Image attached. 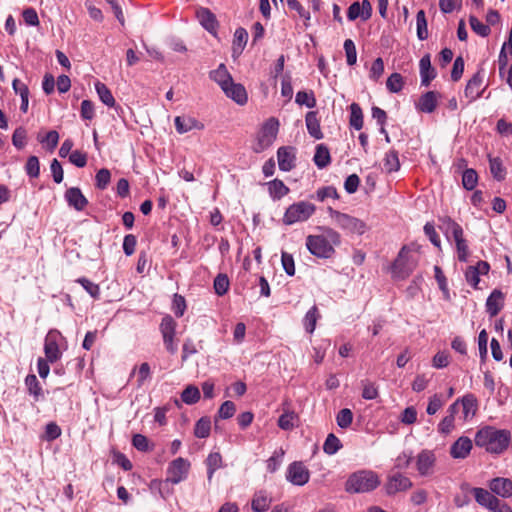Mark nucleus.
<instances>
[{"label": "nucleus", "mask_w": 512, "mask_h": 512, "mask_svg": "<svg viewBox=\"0 0 512 512\" xmlns=\"http://www.w3.org/2000/svg\"><path fill=\"white\" fill-rule=\"evenodd\" d=\"M510 439L511 434L508 430L485 426L477 431L475 444L487 452L500 454L507 449Z\"/></svg>", "instance_id": "nucleus-1"}, {"label": "nucleus", "mask_w": 512, "mask_h": 512, "mask_svg": "<svg viewBox=\"0 0 512 512\" xmlns=\"http://www.w3.org/2000/svg\"><path fill=\"white\" fill-rule=\"evenodd\" d=\"M321 235H309L306 238V247L309 252L318 258H330L335 253L334 246L341 243L340 234L332 228H323Z\"/></svg>", "instance_id": "nucleus-2"}, {"label": "nucleus", "mask_w": 512, "mask_h": 512, "mask_svg": "<svg viewBox=\"0 0 512 512\" xmlns=\"http://www.w3.org/2000/svg\"><path fill=\"white\" fill-rule=\"evenodd\" d=\"M379 484V476L374 471L360 470L349 476L345 489L350 493H366L376 489Z\"/></svg>", "instance_id": "nucleus-3"}, {"label": "nucleus", "mask_w": 512, "mask_h": 512, "mask_svg": "<svg viewBox=\"0 0 512 512\" xmlns=\"http://www.w3.org/2000/svg\"><path fill=\"white\" fill-rule=\"evenodd\" d=\"M418 263L412 248L410 246H403L398 253L397 258L391 266V272L395 278L405 279L416 268Z\"/></svg>", "instance_id": "nucleus-4"}, {"label": "nucleus", "mask_w": 512, "mask_h": 512, "mask_svg": "<svg viewBox=\"0 0 512 512\" xmlns=\"http://www.w3.org/2000/svg\"><path fill=\"white\" fill-rule=\"evenodd\" d=\"M328 214L332 223L347 233L362 235L367 230V226L362 220L349 214L342 213L331 207L328 208Z\"/></svg>", "instance_id": "nucleus-5"}, {"label": "nucleus", "mask_w": 512, "mask_h": 512, "mask_svg": "<svg viewBox=\"0 0 512 512\" xmlns=\"http://www.w3.org/2000/svg\"><path fill=\"white\" fill-rule=\"evenodd\" d=\"M316 211V206L307 201H299L290 205L282 218L285 225H293L307 221Z\"/></svg>", "instance_id": "nucleus-6"}, {"label": "nucleus", "mask_w": 512, "mask_h": 512, "mask_svg": "<svg viewBox=\"0 0 512 512\" xmlns=\"http://www.w3.org/2000/svg\"><path fill=\"white\" fill-rule=\"evenodd\" d=\"M278 128L279 122L277 119H268L257 134L256 142L253 145V151L261 153L270 147L277 137Z\"/></svg>", "instance_id": "nucleus-7"}, {"label": "nucleus", "mask_w": 512, "mask_h": 512, "mask_svg": "<svg viewBox=\"0 0 512 512\" xmlns=\"http://www.w3.org/2000/svg\"><path fill=\"white\" fill-rule=\"evenodd\" d=\"M191 463L189 460L178 457L171 461L166 471V481L171 484H179L180 482L187 479Z\"/></svg>", "instance_id": "nucleus-8"}, {"label": "nucleus", "mask_w": 512, "mask_h": 512, "mask_svg": "<svg viewBox=\"0 0 512 512\" xmlns=\"http://www.w3.org/2000/svg\"><path fill=\"white\" fill-rule=\"evenodd\" d=\"M413 486L412 481L405 475L397 472L387 477L384 489L388 495L409 490Z\"/></svg>", "instance_id": "nucleus-9"}, {"label": "nucleus", "mask_w": 512, "mask_h": 512, "mask_svg": "<svg viewBox=\"0 0 512 512\" xmlns=\"http://www.w3.org/2000/svg\"><path fill=\"white\" fill-rule=\"evenodd\" d=\"M309 478V470L302 462H293L288 466L286 479L293 485L303 486L309 481Z\"/></svg>", "instance_id": "nucleus-10"}, {"label": "nucleus", "mask_w": 512, "mask_h": 512, "mask_svg": "<svg viewBox=\"0 0 512 512\" xmlns=\"http://www.w3.org/2000/svg\"><path fill=\"white\" fill-rule=\"evenodd\" d=\"M436 455L431 450H422L416 457V469L420 476H430L434 473Z\"/></svg>", "instance_id": "nucleus-11"}, {"label": "nucleus", "mask_w": 512, "mask_h": 512, "mask_svg": "<svg viewBox=\"0 0 512 512\" xmlns=\"http://www.w3.org/2000/svg\"><path fill=\"white\" fill-rule=\"evenodd\" d=\"M60 333L56 330H51L45 337L44 342V353L47 360L50 363H54L59 360L62 356V353L59 348L58 340L60 338Z\"/></svg>", "instance_id": "nucleus-12"}, {"label": "nucleus", "mask_w": 512, "mask_h": 512, "mask_svg": "<svg viewBox=\"0 0 512 512\" xmlns=\"http://www.w3.org/2000/svg\"><path fill=\"white\" fill-rule=\"evenodd\" d=\"M455 402H458V406L462 407V416L460 417L464 422L471 420L477 413L478 401L475 395L469 393L464 395L462 398H458Z\"/></svg>", "instance_id": "nucleus-13"}, {"label": "nucleus", "mask_w": 512, "mask_h": 512, "mask_svg": "<svg viewBox=\"0 0 512 512\" xmlns=\"http://www.w3.org/2000/svg\"><path fill=\"white\" fill-rule=\"evenodd\" d=\"M277 160L280 170L291 171L295 167V149L286 146L280 147L277 151Z\"/></svg>", "instance_id": "nucleus-14"}, {"label": "nucleus", "mask_w": 512, "mask_h": 512, "mask_svg": "<svg viewBox=\"0 0 512 512\" xmlns=\"http://www.w3.org/2000/svg\"><path fill=\"white\" fill-rule=\"evenodd\" d=\"M196 17L204 29H206L211 34L216 35L218 21L216 16L208 8H198L196 11Z\"/></svg>", "instance_id": "nucleus-15"}, {"label": "nucleus", "mask_w": 512, "mask_h": 512, "mask_svg": "<svg viewBox=\"0 0 512 512\" xmlns=\"http://www.w3.org/2000/svg\"><path fill=\"white\" fill-rule=\"evenodd\" d=\"M176 131L185 134L192 130H203L204 124L191 116H176L174 119Z\"/></svg>", "instance_id": "nucleus-16"}, {"label": "nucleus", "mask_w": 512, "mask_h": 512, "mask_svg": "<svg viewBox=\"0 0 512 512\" xmlns=\"http://www.w3.org/2000/svg\"><path fill=\"white\" fill-rule=\"evenodd\" d=\"M483 78H484L483 73L481 71H478L468 81V83L465 87V90H464V94L467 98L470 99V101H474L482 95V93L484 91V89L481 88L482 83H483Z\"/></svg>", "instance_id": "nucleus-17"}, {"label": "nucleus", "mask_w": 512, "mask_h": 512, "mask_svg": "<svg viewBox=\"0 0 512 512\" xmlns=\"http://www.w3.org/2000/svg\"><path fill=\"white\" fill-rule=\"evenodd\" d=\"M65 199L69 206L77 211H83L88 205L87 198L82 194L81 190L77 187H71L65 192Z\"/></svg>", "instance_id": "nucleus-18"}, {"label": "nucleus", "mask_w": 512, "mask_h": 512, "mask_svg": "<svg viewBox=\"0 0 512 512\" xmlns=\"http://www.w3.org/2000/svg\"><path fill=\"white\" fill-rule=\"evenodd\" d=\"M439 98L438 92L428 91L419 98L416 108L423 113H432L438 105Z\"/></svg>", "instance_id": "nucleus-19"}, {"label": "nucleus", "mask_w": 512, "mask_h": 512, "mask_svg": "<svg viewBox=\"0 0 512 512\" xmlns=\"http://www.w3.org/2000/svg\"><path fill=\"white\" fill-rule=\"evenodd\" d=\"M223 92L228 98L232 99L239 105L246 104L248 100L245 87L240 83H235L234 81L227 85V87H223Z\"/></svg>", "instance_id": "nucleus-20"}, {"label": "nucleus", "mask_w": 512, "mask_h": 512, "mask_svg": "<svg viewBox=\"0 0 512 512\" xmlns=\"http://www.w3.org/2000/svg\"><path fill=\"white\" fill-rule=\"evenodd\" d=\"M472 493L476 502L485 507L486 509L492 511L497 507L498 498L495 497L491 492L483 488H473Z\"/></svg>", "instance_id": "nucleus-21"}, {"label": "nucleus", "mask_w": 512, "mask_h": 512, "mask_svg": "<svg viewBox=\"0 0 512 512\" xmlns=\"http://www.w3.org/2000/svg\"><path fill=\"white\" fill-rule=\"evenodd\" d=\"M458 413V402L452 403L447 409V415L438 424V432L447 435L450 434L455 425V416Z\"/></svg>", "instance_id": "nucleus-22"}, {"label": "nucleus", "mask_w": 512, "mask_h": 512, "mask_svg": "<svg viewBox=\"0 0 512 512\" xmlns=\"http://www.w3.org/2000/svg\"><path fill=\"white\" fill-rule=\"evenodd\" d=\"M489 487L492 492L503 498L512 496V481L508 478H494L490 481Z\"/></svg>", "instance_id": "nucleus-23"}, {"label": "nucleus", "mask_w": 512, "mask_h": 512, "mask_svg": "<svg viewBox=\"0 0 512 512\" xmlns=\"http://www.w3.org/2000/svg\"><path fill=\"white\" fill-rule=\"evenodd\" d=\"M421 84L428 86L436 77L435 69L431 65L430 55H424L419 61Z\"/></svg>", "instance_id": "nucleus-24"}, {"label": "nucleus", "mask_w": 512, "mask_h": 512, "mask_svg": "<svg viewBox=\"0 0 512 512\" xmlns=\"http://www.w3.org/2000/svg\"><path fill=\"white\" fill-rule=\"evenodd\" d=\"M472 449V441L468 437H460L450 449V454L455 459L466 458Z\"/></svg>", "instance_id": "nucleus-25"}, {"label": "nucleus", "mask_w": 512, "mask_h": 512, "mask_svg": "<svg viewBox=\"0 0 512 512\" xmlns=\"http://www.w3.org/2000/svg\"><path fill=\"white\" fill-rule=\"evenodd\" d=\"M272 503V498L270 495L264 491L260 490L254 493L251 501V508L254 512H265L268 510Z\"/></svg>", "instance_id": "nucleus-26"}, {"label": "nucleus", "mask_w": 512, "mask_h": 512, "mask_svg": "<svg viewBox=\"0 0 512 512\" xmlns=\"http://www.w3.org/2000/svg\"><path fill=\"white\" fill-rule=\"evenodd\" d=\"M504 304V295L499 290H494L486 301L487 312L491 317L496 316Z\"/></svg>", "instance_id": "nucleus-27"}, {"label": "nucleus", "mask_w": 512, "mask_h": 512, "mask_svg": "<svg viewBox=\"0 0 512 512\" xmlns=\"http://www.w3.org/2000/svg\"><path fill=\"white\" fill-rule=\"evenodd\" d=\"M306 127L308 133L315 139L319 140L323 138V133L320 128V122L317 117V113L314 111H310L306 114L305 117Z\"/></svg>", "instance_id": "nucleus-28"}, {"label": "nucleus", "mask_w": 512, "mask_h": 512, "mask_svg": "<svg viewBox=\"0 0 512 512\" xmlns=\"http://www.w3.org/2000/svg\"><path fill=\"white\" fill-rule=\"evenodd\" d=\"M247 41H248L247 31L242 27L237 28L234 33V40H233V46H232V53H233L234 57L239 56L242 53V51L244 50V48L247 44Z\"/></svg>", "instance_id": "nucleus-29"}, {"label": "nucleus", "mask_w": 512, "mask_h": 512, "mask_svg": "<svg viewBox=\"0 0 512 512\" xmlns=\"http://www.w3.org/2000/svg\"><path fill=\"white\" fill-rule=\"evenodd\" d=\"M210 78L214 80L223 90V87L231 84L233 81L230 73L224 64H220L218 68L210 73Z\"/></svg>", "instance_id": "nucleus-30"}, {"label": "nucleus", "mask_w": 512, "mask_h": 512, "mask_svg": "<svg viewBox=\"0 0 512 512\" xmlns=\"http://www.w3.org/2000/svg\"><path fill=\"white\" fill-rule=\"evenodd\" d=\"M299 420L298 415L291 410H285L284 413L278 419V426L282 430H292L297 426V422Z\"/></svg>", "instance_id": "nucleus-31"}, {"label": "nucleus", "mask_w": 512, "mask_h": 512, "mask_svg": "<svg viewBox=\"0 0 512 512\" xmlns=\"http://www.w3.org/2000/svg\"><path fill=\"white\" fill-rule=\"evenodd\" d=\"M490 172L494 179L502 181L506 177V169L503 166V162L499 157L488 156Z\"/></svg>", "instance_id": "nucleus-32"}, {"label": "nucleus", "mask_w": 512, "mask_h": 512, "mask_svg": "<svg viewBox=\"0 0 512 512\" xmlns=\"http://www.w3.org/2000/svg\"><path fill=\"white\" fill-rule=\"evenodd\" d=\"M268 190L273 199H281L289 193V188L279 179L268 182Z\"/></svg>", "instance_id": "nucleus-33"}, {"label": "nucleus", "mask_w": 512, "mask_h": 512, "mask_svg": "<svg viewBox=\"0 0 512 512\" xmlns=\"http://www.w3.org/2000/svg\"><path fill=\"white\" fill-rule=\"evenodd\" d=\"M330 152L328 148L323 145L319 144L316 147V152L314 155V163L319 169H323L330 163Z\"/></svg>", "instance_id": "nucleus-34"}, {"label": "nucleus", "mask_w": 512, "mask_h": 512, "mask_svg": "<svg viewBox=\"0 0 512 512\" xmlns=\"http://www.w3.org/2000/svg\"><path fill=\"white\" fill-rule=\"evenodd\" d=\"M207 476L211 481L216 470L222 467V456L218 452L210 453L206 459Z\"/></svg>", "instance_id": "nucleus-35"}, {"label": "nucleus", "mask_w": 512, "mask_h": 512, "mask_svg": "<svg viewBox=\"0 0 512 512\" xmlns=\"http://www.w3.org/2000/svg\"><path fill=\"white\" fill-rule=\"evenodd\" d=\"M319 317H320L319 311L315 305L307 311V313L303 319V325H304L305 330L308 333L311 334L314 332V330L316 328V323H317V320L319 319Z\"/></svg>", "instance_id": "nucleus-36"}, {"label": "nucleus", "mask_w": 512, "mask_h": 512, "mask_svg": "<svg viewBox=\"0 0 512 512\" xmlns=\"http://www.w3.org/2000/svg\"><path fill=\"white\" fill-rule=\"evenodd\" d=\"M96 92L100 98V100L107 105L108 107H113L115 105V99L109 90V88L101 82H97L95 84Z\"/></svg>", "instance_id": "nucleus-37"}, {"label": "nucleus", "mask_w": 512, "mask_h": 512, "mask_svg": "<svg viewBox=\"0 0 512 512\" xmlns=\"http://www.w3.org/2000/svg\"><path fill=\"white\" fill-rule=\"evenodd\" d=\"M181 399L185 404H195L200 399V391L196 386L188 385L181 393Z\"/></svg>", "instance_id": "nucleus-38"}, {"label": "nucleus", "mask_w": 512, "mask_h": 512, "mask_svg": "<svg viewBox=\"0 0 512 512\" xmlns=\"http://www.w3.org/2000/svg\"><path fill=\"white\" fill-rule=\"evenodd\" d=\"M417 37L419 40L428 38L427 20L424 10H419L416 15Z\"/></svg>", "instance_id": "nucleus-39"}, {"label": "nucleus", "mask_w": 512, "mask_h": 512, "mask_svg": "<svg viewBox=\"0 0 512 512\" xmlns=\"http://www.w3.org/2000/svg\"><path fill=\"white\" fill-rule=\"evenodd\" d=\"M350 125L356 130H360L363 127V113L360 106L357 103H352L350 106Z\"/></svg>", "instance_id": "nucleus-40"}, {"label": "nucleus", "mask_w": 512, "mask_h": 512, "mask_svg": "<svg viewBox=\"0 0 512 512\" xmlns=\"http://www.w3.org/2000/svg\"><path fill=\"white\" fill-rule=\"evenodd\" d=\"M362 386V397L365 400H373L376 399L379 395L378 387L374 382L369 380L361 381Z\"/></svg>", "instance_id": "nucleus-41"}, {"label": "nucleus", "mask_w": 512, "mask_h": 512, "mask_svg": "<svg viewBox=\"0 0 512 512\" xmlns=\"http://www.w3.org/2000/svg\"><path fill=\"white\" fill-rule=\"evenodd\" d=\"M211 430V422L208 418H200L194 428V434L198 438H206L209 436Z\"/></svg>", "instance_id": "nucleus-42"}, {"label": "nucleus", "mask_w": 512, "mask_h": 512, "mask_svg": "<svg viewBox=\"0 0 512 512\" xmlns=\"http://www.w3.org/2000/svg\"><path fill=\"white\" fill-rule=\"evenodd\" d=\"M400 168V162L398 153L396 151H390L385 155L384 158V169L386 172H395Z\"/></svg>", "instance_id": "nucleus-43"}, {"label": "nucleus", "mask_w": 512, "mask_h": 512, "mask_svg": "<svg viewBox=\"0 0 512 512\" xmlns=\"http://www.w3.org/2000/svg\"><path fill=\"white\" fill-rule=\"evenodd\" d=\"M403 84V77L399 73L391 74L386 81V87L391 93L400 92L403 88Z\"/></svg>", "instance_id": "nucleus-44"}, {"label": "nucleus", "mask_w": 512, "mask_h": 512, "mask_svg": "<svg viewBox=\"0 0 512 512\" xmlns=\"http://www.w3.org/2000/svg\"><path fill=\"white\" fill-rule=\"evenodd\" d=\"M340 440L334 435L329 434L324 442L323 450L328 455L335 454L341 448Z\"/></svg>", "instance_id": "nucleus-45"}, {"label": "nucleus", "mask_w": 512, "mask_h": 512, "mask_svg": "<svg viewBox=\"0 0 512 512\" xmlns=\"http://www.w3.org/2000/svg\"><path fill=\"white\" fill-rule=\"evenodd\" d=\"M478 182V175L474 169H466L463 172L462 184L467 190H473Z\"/></svg>", "instance_id": "nucleus-46"}, {"label": "nucleus", "mask_w": 512, "mask_h": 512, "mask_svg": "<svg viewBox=\"0 0 512 512\" xmlns=\"http://www.w3.org/2000/svg\"><path fill=\"white\" fill-rule=\"evenodd\" d=\"M176 327H177V323L170 315L164 316L160 323L161 335L164 336V335L176 334Z\"/></svg>", "instance_id": "nucleus-47"}, {"label": "nucleus", "mask_w": 512, "mask_h": 512, "mask_svg": "<svg viewBox=\"0 0 512 512\" xmlns=\"http://www.w3.org/2000/svg\"><path fill=\"white\" fill-rule=\"evenodd\" d=\"M344 50L346 61L349 66H353L357 61V51L354 42L351 39L344 41Z\"/></svg>", "instance_id": "nucleus-48"}, {"label": "nucleus", "mask_w": 512, "mask_h": 512, "mask_svg": "<svg viewBox=\"0 0 512 512\" xmlns=\"http://www.w3.org/2000/svg\"><path fill=\"white\" fill-rule=\"evenodd\" d=\"M336 421L340 428H348L353 421L352 411L348 408L340 410L337 414Z\"/></svg>", "instance_id": "nucleus-49"}, {"label": "nucleus", "mask_w": 512, "mask_h": 512, "mask_svg": "<svg viewBox=\"0 0 512 512\" xmlns=\"http://www.w3.org/2000/svg\"><path fill=\"white\" fill-rule=\"evenodd\" d=\"M469 23L471 26V29L478 35L482 37H486L490 33V28L488 25L482 23L479 21L475 16H470Z\"/></svg>", "instance_id": "nucleus-50"}, {"label": "nucleus", "mask_w": 512, "mask_h": 512, "mask_svg": "<svg viewBox=\"0 0 512 512\" xmlns=\"http://www.w3.org/2000/svg\"><path fill=\"white\" fill-rule=\"evenodd\" d=\"M38 140L43 143V144H46L47 148L52 151L56 148V146L58 145V141H59V134L57 131L55 130H51L49 131L44 137H41L40 135L38 136Z\"/></svg>", "instance_id": "nucleus-51"}, {"label": "nucleus", "mask_w": 512, "mask_h": 512, "mask_svg": "<svg viewBox=\"0 0 512 512\" xmlns=\"http://www.w3.org/2000/svg\"><path fill=\"white\" fill-rule=\"evenodd\" d=\"M110 179H111L110 171L106 168L100 169L95 176L96 187L101 190L106 189L110 182Z\"/></svg>", "instance_id": "nucleus-52"}, {"label": "nucleus", "mask_w": 512, "mask_h": 512, "mask_svg": "<svg viewBox=\"0 0 512 512\" xmlns=\"http://www.w3.org/2000/svg\"><path fill=\"white\" fill-rule=\"evenodd\" d=\"M295 101L299 105H305L308 108H313L316 105V100L312 93H307L306 91H299L296 94Z\"/></svg>", "instance_id": "nucleus-53"}, {"label": "nucleus", "mask_w": 512, "mask_h": 512, "mask_svg": "<svg viewBox=\"0 0 512 512\" xmlns=\"http://www.w3.org/2000/svg\"><path fill=\"white\" fill-rule=\"evenodd\" d=\"M229 288L228 277L224 274H219L214 280V289L218 295H224Z\"/></svg>", "instance_id": "nucleus-54"}, {"label": "nucleus", "mask_w": 512, "mask_h": 512, "mask_svg": "<svg viewBox=\"0 0 512 512\" xmlns=\"http://www.w3.org/2000/svg\"><path fill=\"white\" fill-rule=\"evenodd\" d=\"M77 282L81 284V286L91 295L93 298H98L100 295V288L97 284L91 282L86 278H79Z\"/></svg>", "instance_id": "nucleus-55"}, {"label": "nucleus", "mask_w": 512, "mask_h": 512, "mask_svg": "<svg viewBox=\"0 0 512 512\" xmlns=\"http://www.w3.org/2000/svg\"><path fill=\"white\" fill-rule=\"evenodd\" d=\"M25 169L30 177H38L40 173V165L38 158L36 156H30L27 160Z\"/></svg>", "instance_id": "nucleus-56"}, {"label": "nucleus", "mask_w": 512, "mask_h": 512, "mask_svg": "<svg viewBox=\"0 0 512 512\" xmlns=\"http://www.w3.org/2000/svg\"><path fill=\"white\" fill-rule=\"evenodd\" d=\"M443 404L444 402L442 401L441 395L434 394L432 397L429 398V402L426 409L427 414H436L441 409Z\"/></svg>", "instance_id": "nucleus-57"}, {"label": "nucleus", "mask_w": 512, "mask_h": 512, "mask_svg": "<svg viewBox=\"0 0 512 512\" xmlns=\"http://www.w3.org/2000/svg\"><path fill=\"white\" fill-rule=\"evenodd\" d=\"M235 411V404L232 401L227 400L220 406L218 415L222 419H229L235 414Z\"/></svg>", "instance_id": "nucleus-58"}, {"label": "nucleus", "mask_w": 512, "mask_h": 512, "mask_svg": "<svg viewBox=\"0 0 512 512\" xmlns=\"http://www.w3.org/2000/svg\"><path fill=\"white\" fill-rule=\"evenodd\" d=\"M281 262L284 271L289 275L293 276L295 274V264L293 256L287 252H282Z\"/></svg>", "instance_id": "nucleus-59"}, {"label": "nucleus", "mask_w": 512, "mask_h": 512, "mask_svg": "<svg viewBox=\"0 0 512 512\" xmlns=\"http://www.w3.org/2000/svg\"><path fill=\"white\" fill-rule=\"evenodd\" d=\"M61 428L54 422H50L46 425L44 438L47 441H53L60 437Z\"/></svg>", "instance_id": "nucleus-60"}, {"label": "nucleus", "mask_w": 512, "mask_h": 512, "mask_svg": "<svg viewBox=\"0 0 512 512\" xmlns=\"http://www.w3.org/2000/svg\"><path fill=\"white\" fill-rule=\"evenodd\" d=\"M132 444L139 451L145 452L150 450L149 440L142 434H135L132 438Z\"/></svg>", "instance_id": "nucleus-61"}, {"label": "nucleus", "mask_w": 512, "mask_h": 512, "mask_svg": "<svg viewBox=\"0 0 512 512\" xmlns=\"http://www.w3.org/2000/svg\"><path fill=\"white\" fill-rule=\"evenodd\" d=\"M25 384L31 394H33L36 398L41 393V387L39 386L38 379L35 375H28L25 379Z\"/></svg>", "instance_id": "nucleus-62"}, {"label": "nucleus", "mask_w": 512, "mask_h": 512, "mask_svg": "<svg viewBox=\"0 0 512 512\" xmlns=\"http://www.w3.org/2000/svg\"><path fill=\"white\" fill-rule=\"evenodd\" d=\"M69 161L77 167H84L87 164V156L85 153L75 150L69 155Z\"/></svg>", "instance_id": "nucleus-63"}, {"label": "nucleus", "mask_w": 512, "mask_h": 512, "mask_svg": "<svg viewBox=\"0 0 512 512\" xmlns=\"http://www.w3.org/2000/svg\"><path fill=\"white\" fill-rule=\"evenodd\" d=\"M400 420L402 423L411 425L417 420V411L413 406L407 407L401 414Z\"/></svg>", "instance_id": "nucleus-64"}]
</instances>
